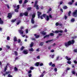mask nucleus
I'll return each instance as SVG.
<instances>
[{
    "instance_id": "f257e3e1",
    "label": "nucleus",
    "mask_w": 77,
    "mask_h": 77,
    "mask_svg": "<svg viewBox=\"0 0 77 77\" xmlns=\"http://www.w3.org/2000/svg\"><path fill=\"white\" fill-rule=\"evenodd\" d=\"M74 43V40H72V41H70L68 42L65 43V46L66 47H68L69 45H70L71 44H73Z\"/></svg>"
},
{
    "instance_id": "f03ea898",
    "label": "nucleus",
    "mask_w": 77,
    "mask_h": 77,
    "mask_svg": "<svg viewBox=\"0 0 77 77\" xmlns=\"http://www.w3.org/2000/svg\"><path fill=\"white\" fill-rule=\"evenodd\" d=\"M36 15V14L34 13L32 16V18L31 19V23L32 24H34L35 23V20H34V18H35V16Z\"/></svg>"
},
{
    "instance_id": "7ed1b4c3",
    "label": "nucleus",
    "mask_w": 77,
    "mask_h": 77,
    "mask_svg": "<svg viewBox=\"0 0 77 77\" xmlns=\"http://www.w3.org/2000/svg\"><path fill=\"white\" fill-rule=\"evenodd\" d=\"M24 29V27L23 26H21L20 27V30H19V32L20 33V35H21L22 34H23L24 33V32L25 31H23V30H22V29Z\"/></svg>"
},
{
    "instance_id": "20e7f679",
    "label": "nucleus",
    "mask_w": 77,
    "mask_h": 77,
    "mask_svg": "<svg viewBox=\"0 0 77 77\" xmlns=\"http://www.w3.org/2000/svg\"><path fill=\"white\" fill-rule=\"evenodd\" d=\"M37 13L38 14V18H41V19H42H42H43V18L42 17V15H41V12H39V11H38L37 12Z\"/></svg>"
},
{
    "instance_id": "39448f33",
    "label": "nucleus",
    "mask_w": 77,
    "mask_h": 77,
    "mask_svg": "<svg viewBox=\"0 0 77 77\" xmlns=\"http://www.w3.org/2000/svg\"><path fill=\"white\" fill-rule=\"evenodd\" d=\"M72 15L75 17H77V10H75L72 13Z\"/></svg>"
},
{
    "instance_id": "423d86ee",
    "label": "nucleus",
    "mask_w": 77,
    "mask_h": 77,
    "mask_svg": "<svg viewBox=\"0 0 77 77\" xmlns=\"http://www.w3.org/2000/svg\"><path fill=\"white\" fill-rule=\"evenodd\" d=\"M11 72H6V74H4L3 75L4 76H5L6 75V74H9L8 75V77H12V75H11L10 74H11Z\"/></svg>"
},
{
    "instance_id": "0eeeda50",
    "label": "nucleus",
    "mask_w": 77,
    "mask_h": 77,
    "mask_svg": "<svg viewBox=\"0 0 77 77\" xmlns=\"http://www.w3.org/2000/svg\"><path fill=\"white\" fill-rule=\"evenodd\" d=\"M37 3H38V1H36L35 2V4L34 5V7H36V8L37 9H39V7H38V5H37Z\"/></svg>"
},
{
    "instance_id": "6e6552de",
    "label": "nucleus",
    "mask_w": 77,
    "mask_h": 77,
    "mask_svg": "<svg viewBox=\"0 0 77 77\" xmlns=\"http://www.w3.org/2000/svg\"><path fill=\"white\" fill-rule=\"evenodd\" d=\"M20 16H23V15L27 16V15H28V13H27V12H25L24 13H20Z\"/></svg>"
},
{
    "instance_id": "1a4fd4ad",
    "label": "nucleus",
    "mask_w": 77,
    "mask_h": 77,
    "mask_svg": "<svg viewBox=\"0 0 77 77\" xmlns=\"http://www.w3.org/2000/svg\"><path fill=\"white\" fill-rule=\"evenodd\" d=\"M23 53L24 54H27L29 53V51L27 50H24L23 51Z\"/></svg>"
},
{
    "instance_id": "9d476101",
    "label": "nucleus",
    "mask_w": 77,
    "mask_h": 77,
    "mask_svg": "<svg viewBox=\"0 0 77 77\" xmlns=\"http://www.w3.org/2000/svg\"><path fill=\"white\" fill-rule=\"evenodd\" d=\"M62 32H63V31L60 30L55 31L54 32V33H62Z\"/></svg>"
},
{
    "instance_id": "9b49d317",
    "label": "nucleus",
    "mask_w": 77,
    "mask_h": 77,
    "mask_svg": "<svg viewBox=\"0 0 77 77\" xmlns=\"http://www.w3.org/2000/svg\"><path fill=\"white\" fill-rule=\"evenodd\" d=\"M10 65V64L9 63H8L7 64V65L5 66V69H4V71H6V70H7V68H8V66H9Z\"/></svg>"
},
{
    "instance_id": "f8f14e48",
    "label": "nucleus",
    "mask_w": 77,
    "mask_h": 77,
    "mask_svg": "<svg viewBox=\"0 0 77 77\" xmlns=\"http://www.w3.org/2000/svg\"><path fill=\"white\" fill-rule=\"evenodd\" d=\"M9 19H11L12 18V14L9 13L8 14V16L7 17Z\"/></svg>"
},
{
    "instance_id": "ddd939ff",
    "label": "nucleus",
    "mask_w": 77,
    "mask_h": 77,
    "mask_svg": "<svg viewBox=\"0 0 77 77\" xmlns=\"http://www.w3.org/2000/svg\"><path fill=\"white\" fill-rule=\"evenodd\" d=\"M41 35H45L47 34V32H44V31L41 32H40Z\"/></svg>"
},
{
    "instance_id": "4468645a",
    "label": "nucleus",
    "mask_w": 77,
    "mask_h": 77,
    "mask_svg": "<svg viewBox=\"0 0 77 77\" xmlns=\"http://www.w3.org/2000/svg\"><path fill=\"white\" fill-rule=\"evenodd\" d=\"M65 58L68 60H71V58L68 57L67 56H66L65 57Z\"/></svg>"
},
{
    "instance_id": "2eb2a0df",
    "label": "nucleus",
    "mask_w": 77,
    "mask_h": 77,
    "mask_svg": "<svg viewBox=\"0 0 77 77\" xmlns=\"http://www.w3.org/2000/svg\"><path fill=\"white\" fill-rule=\"evenodd\" d=\"M62 36V34L60 33L58 34V35L57 37V38H59V36Z\"/></svg>"
},
{
    "instance_id": "dca6fc26",
    "label": "nucleus",
    "mask_w": 77,
    "mask_h": 77,
    "mask_svg": "<svg viewBox=\"0 0 77 77\" xmlns=\"http://www.w3.org/2000/svg\"><path fill=\"white\" fill-rule=\"evenodd\" d=\"M74 0H72V2H69L68 3L69 5H72V3H73V2H74Z\"/></svg>"
},
{
    "instance_id": "f3484780",
    "label": "nucleus",
    "mask_w": 77,
    "mask_h": 77,
    "mask_svg": "<svg viewBox=\"0 0 77 77\" xmlns=\"http://www.w3.org/2000/svg\"><path fill=\"white\" fill-rule=\"evenodd\" d=\"M34 35L35 36L36 38H39V35H37L36 34H34Z\"/></svg>"
},
{
    "instance_id": "a211bd4d",
    "label": "nucleus",
    "mask_w": 77,
    "mask_h": 77,
    "mask_svg": "<svg viewBox=\"0 0 77 77\" xmlns=\"http://www.w3.org/2000/svg\"><path fill=\"white\" fill-rule=\"evenodd\" d=\"M49 36H50V35H46L44 37V38H49Z\"/></svg>"
},
{
    "instance_id": "6ab92c4d",
    "label": "nucleus",
    "mask_w": 77,
    "mask_h": 77,
    "mask_svg": "<svg viewBox=\"0 0 77 77\" xmlns=\"http://www.w3.org/2000/svg\"><path fill=\"white\" fill-rule=\"evenodd\" d=\"M39 62L36 63L35 64V66H39Z\"/></svg>"
},
{
    "instance_id": "aec40b11",
    "label": "nucleus",
    "mask_w": 77,
    "mask_h": 77,
    "mask_svg": "<svg viewBox=\"0 0 77 77\" xmlns=\"http://www.w3.org/2000/svg\"><path fill=\"white\" fill-rule=\"evenodd\" d=\"M6 48H7L8 49H9L10 48H11V46H9L8 45H7L6 46Z\"/></svg>"
},
{
    "instance_id": "412c9836",
    "label": "nucleus",
    "mask_w": 77,
    "mask_h": 77,
    "mask_svg": "<svg viewBox=\"0 0 77 77\" xmlns=\"http://www.w3.org/2000/svg\"><path fill=\"white\" fill-rule=\"evenodd\" d=\"M50 20V19H49V16H46V21H48Z\"/></svg>"
},
{
    "instance_id": "4be33fe9",
    "label": "nucleus",
    "mask_w": 77,
    "mask_h": 77,
    "mask_svg": "<svg viewBox=\"0 0 77 77\" xmlns=\"http://www.w3.org/2000/svg\"><path fill=\"white\" fill-rule=\"evenodd\" d=\"M29 51H34V50L33 48H31L29 50Z\"/></svg>"
},
{
    "instance_id": "5701e85b",
    "label": "nucleus",
    "mask_w": 77,
    "mask_h": 77,
    "mask_svg": "<svg viewBox=\"0 0 77 77\" xmlns=\"http://www.w3.org/2000/svg\"><path fill=\"white\" fill-rule=\"evenodd\" d=\"M14 70L15 71H18V69L17 67H15L14 68Z\"/></svg>"
},
{
    "instance_id": "b1692460",
    "label": "nucleus",
    "mask_w": 77,
    "mask_h": 77,
    "mask_svg": "<svg viewBox=\"0 0 77 77\" xmlns=\"http://www.w3.org/2000/svg\"><path fill=\"white\" fill-rule=\"evenodd\" d=\"M74 21H75V19L74 18H72L71 20V22L72 23H74Z\"/></svg>"
},
{
    "instance_id": "393cba45",
    "label": "nucleus",
    "mask_w": 77,
    "mask_h": 77,
    "mask_svg": "<svg viewBox=\"0 0 77 77\" xmlns=\"http://www.w3.org/2000/svg\"><path fill=\"white\" fill-rule=\"evenodd\" d=\"M33 46V42H32L30 45V47H32Z\"/></svg>"
},
{
    "instance_id": "a878e982",
    "label": "nucleus",
    "mask_w": 77,
    "mask_h": 77,
    "mask_svg": "<svg viewBox=\"0 0 77 77\" xmlns=\"http://www.w3.org/2000/svg\"><path fill=\"white\" fill-rule=\"evenodd\" d=\"M68 8L67 7V6H64L63 7V9H66Z\"/></svg>"
},
{
    "instance_id": "bb28decb",
    "label": "nucleus",
    "mask_w": 77,
    "mask_h": 77,
    "mask_svg": "<svg viewBox=\"0 0 77 77\" xmlns=\"http://www.w3.org/2000/svg\"><path fill=\"white\" fill-rule=\"evenodd\" d=\"M67 63H68V64H71V61H67Z\"/></svg>"
},
{
    "instance_id": "cd10ccee",
    "label": "nucleus",
    "mask_w": 77,
    "mask_h": 77,
    "mask_svg": "<svg viewBox=\"0 0 77 77\" xmlns=\"http://www.w3.org/2000/svg\"><path fill=\"white\" fill-rule=\"evenodd\" d=\"M52 64H53L52 62H50L49 63H48V65H49V66H51Z\"/></svg>"
},
{
    "instance_id": "c85d7f7f",
    "label": "nucleus",
    "mask_w": 77,
    "mask_h": 77,
    "mask_svg": "<svg viewBox=\"0 0 77 77\" xmlns=\"http://www.w3.org/2000/svg\"><path fill=\"white\" fill-rule=\"evenodd\" d=\"M6 6H7L8 9H10V7L9 6V5L6 4Z\"/></svg>"
},
{
    "instance_id": "c756f323",
    "label": "nucleus",
    "mask_w": 77,
    "mask_h": 77,
    "mask_svg": "<svg viewBox=\"0 0 77 77\" xmlns=\"http://www.w3.org/2000/svg\"><path fill=\"white\" fill-rule=\"evenodd\" d=\"M15 12H18V8L16 9L15 10Z\"/></svg>"
},
{
    "instance_id": "7c9ffc66",
    "label": "nucleus",
    "mask_w": 77,
    "mask_h": 77,
    "mask_svg": "<svg viewBox=\"0 0 77 77\" xmlns=\"http://www.w3.org/2000/svg\"><path fill=\"white\" fill-rule=\"evenodd\" d=\"M7 41H9V40H10V37H9V36L7 37Z\"/></svg>"
},
{
    "instance_id": "2f4dec72",
    "label": "nucleus",
    "mask_w": 77,
    "mask_h": 77,
    "mask_svg": "<svg viewBox=\"0 0 77 77\" xmlns=\"http://www.w3.org/2000/svg\"><path fill=\"white\" fill-rule=\"evenodd\" d=\"M0 24H3V21L1 20L0 21Z\"/></svg>"
},
{
    "instance_id": "473e14b6",
    "label": "nucleus",
    "mask_w": 77,
    "mask_h": 77,
    "mask_svg": "<svg viewBox=\"0 0 77 77\" xmlns=\"http://www.w3.org/2000/svg\"><path fill=\"white\" fill-rule=\"evenodd\" d=\"M43 44H44V42H42L40 43V45L42 46L43 45Z\"/></svg>"
},
{
    "instance_id": "72a5a7b5",
    "label": "nucleus",
    "mask_w": 77,
    "mask_h": 77,
    "mask_svg": "<svg viewBox=\"0 0 77 77\" xmlns=\"http://www.w3.org/2000/svg\"><path fill=\"white\" fill-rule=\"evenodd\" d=\"M42 17H45V18L46 17H47V15L45 14H43L42 15Z\"/></svg>"
},
{
    "instance_id": "f704fd0d",
    "label": "nucleus",
    "mask_w": 77,
    "mask_h": 77,
    "mask_svg": "<svg viewBox=\"0 0 77 77\" xmlns=\"http://www.w3.org/2000/svg\"><path fill=\"white\" fill-rule=\"evenodd\" d=\"M17 38L16 37H14V41H17Z\"/></svg>"
},
{
    "instance_id": "c9c22d12",
    "label": "nucleus",
    "mask_w": 77,
    "mask_h": 77,
    "mask_svg": "<svg viewBox=\"0 0 77 77\" xmlns=\"http://www.w3.org/2000/svg\"><path fill=\"white\" fill-rule=\"evenodd\" d=\"M24 48V46H22L20 49L21 51H22Z\"/></svg>"
},
{
    "instance_id": "e433bc0d",
    "label": "nucleus",
    "mask_w": 77,
    "mask_h": 77,
    "mask_svg": "<svg viewBox=\"0 0 77 77\" xmlns=\"http://www.w3.org/2000/svg\"><path fill=\"white\" fill-rule=\"evenodd\" d=\"M27 2H28V0H25L24 2V4H26V3H27Z\"/></svg>"
},
{
    "instance_id": "4c0bfd02",
    "label": "nucleus",
    "mask_w": 77,
    "mask_h": 77,
    "mask_svg": "<svg viewBox=\"0 0 77 77\" xmlns=\"http://www.w3.org/2000/svg\"><path fill=\"white\" fill-rule=\"evenodd\" d=\"M50 36H54V33H51L49 34Z\"/></svg>"
},
{
    "instance_id": "58836bf2",
    "label": "nucleus",
    "mask_w": 77,
    "mask_h": 77,
    "mask_svg": "<svg viewBox=\"0 0 77 77\" xmlns=\"http://www.w3.org/2000/svg\"><path fill=\"white\" fill-rule=\"evenodd\" d=\"M48 50H50V49H51V46H50L48 47Z\"/></svg>"
},
{
    "instance_id": "ea45409f",
    "label": "nucleus",
    "mask_w": 77,
    "mask_h": 77,
    "mask_svg": "<svg viewBox=\"0 0 77 77\" xmlns=\"http://www.w3.org/2000/svg\"><path fill=\"white\" fill-rule=\"evenodd\" d=\"M67 72H68V71H67V70H66L64 72V74H67Z\"/></svg>"
},
{
    "instance_id": "a19ab883",
    "label": "nucleus",
    "mask_w": 77,
    "mask_h": 77,
    "mask_svg": "<svg viewBox=\"0 0 77 77\" xmlns=\"http://www.w3.org/2000/svg\"><path fill=\"white\" fill-rule=\"evenodd\" d=\"M71 13V11H69L68 13V16H70Z\"/></svg>"
},
{
    "instance_id": "79ce46f5",
    "label": "nucleus",
    "mask_w": 77,
    "mask_h": 77,
    "mask_svg": "<svg viewBox=\"0 0 77 77\" xmlns=\"http://www.w3.org/2000/svg\"><path fill=\"white\" fill-rule=\"evenodd\" d=\"M20 23H21V21H18L17 23V25H18V24H19Z\"/></svg>"
},
{
    "instance_id": "37998d69",
    "label": "nucleus",
    "mask_w": 77,
    "mask_h": 77,
    "mask_svg": "<svg viewBox=\"0 0 77 77\" xmlns=\"http://www.w3.org/2000/svg\"><path fill=\"white\" fill-rule=\"evenodd\" d=\"M73 51L75 53H77V49L74 50Z\"/></svg>"
},
{
    "instance_id": "c03bdc74",
    "label": "nucleus",
    "mask_w": 77,
    "mask_h": 77,
    "mask_svg": "<svg viewBox=\"0 0 77 77\" xmlns=\"http://www.w3.org/2000/svg\"><path fill=\"white\" fill-rule=\"evenodd\" d=\"M15 21H16V19L13 20H12L11 22L12 23H14Z\"/></svg>"
},
{
    "instance_id": "a18cd8bd",
    "label": "nucleus",
    "mask_w": 77,
    "mask_h": 77,
    "mask_svg": "<svg viewBox=\"0 0 77 77\" xmlns=\"http://www.w3.org/2000/svg\"><path fill=\"white\" fill-rule=\"evenodd\" d=\"M72 73L73 74H75V71H72Z\"/></svg>"
},
{
    "instance_id": "49530a36",
    "label": "nucleus",
    "mask_w": 77,
    "mask_h": 77,
    "mask_svg": "<svg viewBox=\"0 0 77 77\" xmlns=\"http://www.w3.org/2000/svg\"><path fill=\"white\" fill-rule=\"evenodd\" d=\"M69 69H70V68L67 67L66 70H67V71H68V70H69Z\"/></svg>"
},
{
    "instance_id": "de8ad7c7",
    "label": "nucleus",
    "mask_w": 77,
    "mask_h": 77,
    "mask_svg": "<svg viewBox=\"0 0 77 77\" xmlns=\"http://www.w3.org/2000/svg\"><path fill=\"white\" fill-rule=\"evenodd\" d=\"M67 18H68V17L66 16L65 15L64 16V18L66 20L67 19Z\"/></svg>"
},
{
    "instance_id": "09e8293b",
    "label": "nucleus",
    "mask_w": 77,
    "mask_h": 77,
    "mask_svg": "<svg viewBox=\"0 0 77 77\" xmlns=\"http://www.w3.org/2000/svg\"><path fill=\"white\" fill-rule=\"evenodd\" d=\"M14 53L16 56H17V54H18V53H17V51H14Z\"/></svg>"
},
{
    "instance_id": "8fccbe9b",
    "label": "nucleus",
    "mask_w": 77,
    "mask_h": 77,
    "mask_svg": "<svg viewBox=\"0 0 77 77\" xmlns=\"http://www.w3.org/2000/svg\"><path fill=\"white\" fill-rule=\"evenodd\" d=\"M22 2H23V1L21 0L20 1H19V3H20V4H21V3H22Z\"/></svg>"
},
{
    "instance_id": "3c124183",
    "label": "nucleus",
    "mask_w": 77,
    "mask_h": 77,
    "mask_svg": "<svg viewBox=\"0 0 77 77\" xmlns=\"http://www.w3.org/2000/svg\"><path fill=\"white\" fill-rule=\"evenodd\" d=\"M28 29H27L26 30V33H28Z\"/></svg>"
},
{
    "instance_id": "603ef678",
    "label": "nucleus",
    "mask_w": 77,
    "mask_h": 77,
    "mask_svg": "<svg viewBox=\"0 0 77 77\" xmlns=\"http://www.w3.org/2000/svg\"><path fill=\"white\" fill-rule=\"evenodd\" d=\"M51 66L52 67H54L55 66V64H53L51 65Z\"/></svg>"
},
{
    "instance_id": "864d4df0",
    "label": "nucleus",
    "mask_w": 77,
    "mask_h": 77,
    "mask_svg": "<svg viewBox=\"0 0 77 77\" xmlns=\"http://www.w3.org/2000/svg\"><path fill=\"white\" fill-rule=\"evenodd\" d=\"M59 58V56H58L57 57L56 59L57 60H58Z\"/></svg>"
},
{
    "instance_id": "5fc2aeb1",
    "label": "nucleus",
    "mask_w": 77,
    "mask_h": 77,
    "mask_svg": "<svg viewBox=\"0 0 77 77\" xmlns=\"http://www.w3.org/2000/svg\"><path fill=\"white\" fill-rule=\"evenodd\" d=\"M54 71H55V72H57V69L56 68H55L54 69Z\"/></svg>"
},
{
    "instance_id": "6e6d98bb",
    "label": "nucleus",
    "mask_w": 77,
    "mask_h": 77,
    "mask_svg": "<svg viewBox=\"0 0 77 77\" xmlns=\"http://www.w3.org/2000/svg\"><path fill=\"white\" fill-rule=\"evenodd\" d=\"M30 69L31 70H32V69H33V67H30Z\"/></svg>"
},
{
    "instance_id": "4d7b16f0",
    "label": "nucleus",
    "mask_w": 77,
    "mask_h": 77,
    "mask_svg": "<svg viewBox=\"0 0 77 77\" xmlns=\"http://www.w3.org/2000/svg\"><path fill=\"white\" fill-rule=\"evenodd\" d=\"M17 9H19V8H20V5H18L17 6Z\"/></svg>"
},
{
    "instance_id": "13d9d810",
    "label": "nucleus",
    "mask_w": 77,
    "mask_h": 77,
    "mask_svg": "<svg viewBox=\"0 0 77 77\" xmlns=\"http://www.w3.org/2000/svg\"><path fill=\"white\" fill-rule=\"evenodd\" d=\"M54 52V50H52L51 51V52L52 53H53V52Z\"/></svg>"
},
{
    "instance_id": "bf43d9fd",
    "label": "nucleus",
    "mask_w": 77,
    "mask_h": 77,
    "mask_svg": "<svg viewBox=\"0 0 77 77\" xmlns=\"http://www.w3.org/2000/svg\"><path fill=\"white\" fill-rule=\"evenodd\" d=\"M77 38V37H76L75 36H74V37H72V39H75V38Z\"/></svg>"
},
{
    "instance_id": "052dcab7",
    "label": "nucleus",
    "mask_w": 77,
    "mask_h": 77,
    "mask_svg": "<svg viewBox=\"0 0 77 77\" xmlns=\"http://www.w3.org/2000/svg\"><path fill=\"white\" fill-rule=\"evenodd\" d=\"M51 40H49L48 41H47L46 42V43H48L49 42H51Z\"/></svg>"
},
{
    "instance_id": "680f3d73",
    "label": "nucleus",
    "mask_w": 77,
    "mask_h": 77,
    "mask_svg": "<svg viewBox=\"0 0 77 77\" xmlns=\"http://www.w3.org/2000/svg\"><path fill=\"white\" fill-rule=\"evenodd\" d=\"M49 17L51 18H52V16H51V14L49 15Z\"/></svg>"
},
{
    "instance_id": "e2e57ef3",
    "label": "nucleus",
    "mask_w": 77,
    "mask_h": 77,
    "mask_svg": "<svg viewBox=\"0 0 77 77\" xmlns=\"http://www.w3.org/2000/svg\"><path fill=\"white\" fill-rule=\"evenodd\" d=\"M59 25V23L58 22H57L56 23V25L57 26Z\"/></svg>"
},
{
    "instance_id": "0e129e2a",
    "label": "nucleus",
    "mask_w": 77,
    "mask_h": 77,
    "mask_svg": "<svg viewBox=\"0 0 77 77\" xmlns=\"http://www.w3.org/2000/svg\"><path fill=\"white\" fill-rule=\"evenodd\" d=\"M20 42H21V40H20V39H19L18 40V43H20Z\"/></svg>"
},
{
    "instance_id": "69168bd1",
    "label": "nucleus",
    "mask_w": 77,
    "mask_h": 77,
    "mask_svg": "<svg viewBox=\"0 0 77 77\" xmlns=\"http://www.w3.org/2000/svg\"><path fill=\"white\" fill-rule=\"evenodd\" d=\"M43 65V63H40V66H42Z\"/></svg>"
},
{
    "instance_id": "338daca9",
    "label": "nucleus",
    "mask_w": 77,
    "mask_h": 77,
    "mask_svg": "<svg viewBox=\"0 0 77 77\" xmlns=\"http://www.w3.org/2000/svg\"><path fill=\"white\" fill-rule=\"evenodd\" d=\"M31 10V8H28V9H27V10L28 11H30V10Z\"/></svg>"
},
{
    "instance_id": "774afa93",
    "label": "nucleus",
    "mask_w": 77,
    "mask_h": 77,
    "mask_svg": "<svg viewBox=\"0 0 77 77\" xmlns=\"http://www.w3.org/2000/svg\"><path fill=\"white\" fill-rule=\"evenodd\" d=\"M44 76V75L43 74H42L40 76V77H43V76Z\"/></svg>"
}]
</instances>
